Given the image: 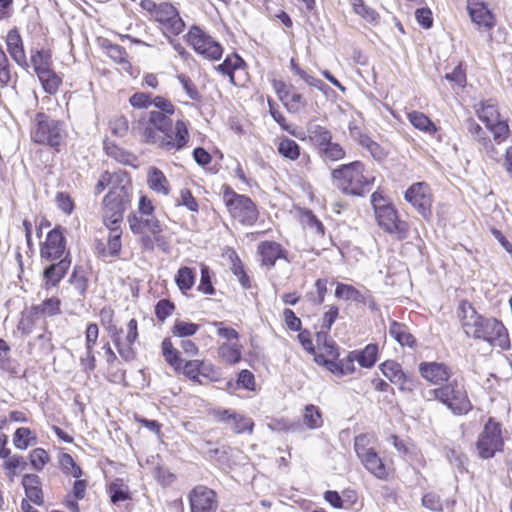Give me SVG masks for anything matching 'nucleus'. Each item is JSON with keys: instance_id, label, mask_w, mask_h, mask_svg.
Wrapping results in <instances>:
<instances>
[{"instance_id": "obj_1", "label": "nucleus", "mask_w": 512, "mask_h": 512, "mask_svg": "<svg viewBox=\"0 0 512 512\" xmlns=\"http://www.w3.org/2000/svg\"><path fill=\"white\" fill-rule=\"evenodd\" d=\"M161 111H149L143 114L132 127V133L143 144L154 145L158 149L175 153L186 147L190 142L189 122L178 119L172 125L171 117L176 106L172 102L157 101Z\"/></svg>"}, {"instance_id": "obj_2", "label": "nucleus", "mask_w": 512, "mask_h": 512, "mask_svg": "<svg viewBox=\"0 0 512 512\" xmlns=\"http://www.w3.org/2000/svg\"><path fill=\"white\" fill-rule=\"evenodd\" d=\"M108 192L101 201V219L105 227H121L124 214L131 206L133 184L130 174L122 169L104 171L94 186V194L100 195L105 189Z\"/></svg>"}, {"instance_id": "obj_3", "label": "nucleus", "mask_w": 512, "mask_h": 512, "mask_svg": "<svg viewBox=\"0 0 512 512\" xmlns=\"http://www.w3.org/2000/svg\"><path fill=\"white\" fill-rule=\"evenodd\" d=\"M155 211L153 200L141 194L136 209L127 215L129 230L145 251L151 252L158 247L168 252L171 245L170 236L166 235L168 227L156 216Z\"/></svg>"}, {"instance_id": "obj_4", "label": "nucleus", "mask_w": 512, "mask_h": 512, "mask_svg": "<svg viewBox=\"0 0 512 512\" xmlns=\"http://www.w3.org/2000/svg\"><path fill=\"white\" fill-rule=\"evenodd\" d=\"M458 316L462 328L468 337L485 341L501 349H508L510 347L507 329L497 319L482 316L466 301L461 302L459 305Z\"/></svg>"}, {"instance_id": "obj_5", "label": "nucleus", "mask_w": 512, "mask_h": 512, "mask_svg": "<svg viewBox=\"0 0 512 512\" xmlns=\"http://www.w3.org/2000/svg\"><path fill=\"white\" fill-rule=\"evenodd\" d=\"M68 135L64 120L54 118L43 111L35 114L30 128L32 143L47 147L54 153H60L66 146Z\"/></svg>"}, {"instance_id": "obj_6", "label": "nucleus", "mask_w": 512, "mask_h": 512, "mask_svg": "<svg viewBox=\"0 0 512 512\" xmlns=\"http://www.w3.org/2000/svg\"><path fill=\"white\" fill-rule=\"evenodd\" d=\"M370 201L378 227L399 241L406 240L410 234V224L402 219L396 206L383 191L380 189L374 191Z\"/></svg>"}, {"instance_id": "obj_7", "label": "nucleus", "mask_w": 512, "mask_h": 512, "mask_svg": "<svg viewBox=\"0 0 512 512\" xmlns=\"http://www.w3.org/2000/svg\"><path fill=\"white\" fill-rule=\"evenodd\" d=\"M331 178L343 194L364 196L375 182V177L366 173L365 164L359 160L341 164L331 171Z\"/></svg>"}, {"instance_id": "obj_8", "label": "nucleus", "mask_w": 512, "mask_h": 512, "mask_svg": "<svg viewBox=\"0 0 512 512\" xmlns=\"http://www.w3.org/2000/svg\"><path fill=\"white\" fill-rule=\"evenodd\" d=\"M140 6L147 13L149 19L157 25V28L169 43H172L184 32L186 23L178 8L171 2L141 0Z\"/></svg>"}, {"instance_id": "obj_9", "label": "nucleus", "mask_w": 512, "mask_h": 512, "mask_svg": "<svg viewBox=\"0 0 512 512\" xmlns=\"http://www.w3.org/2000/svg\"><path fill=\"white\" fill-rule=\"evenodd\" d=\"M221 195L226 211L233 222L244 227L257 224L260 210L251 197L237 193L229 184L221 186Z\"/></svg>"}, {"instance_id": "obj_10", "label": "nucleus", "mask_w": 512, "mask_h": 512, "mask_svg": "<svg viewBox=\"0 0 512 512\" xmlns=\"http://www.w3.org/2000/svg\"><path fill=\"white\" fill-rule=\"evenodd\" d=\"M475 114L492 134L496 144L504 143L511 135L508 119H502L498 102L495 99L480 101L474 106Z\"/></svg>"}, {"instance_id": "obj_11", "label": "nucleus", "mask_w": 512, "mask_h": 512, "mask_svg": "<svg viewBox=\"0 0 512 512\" xmlns=\"http://www.w3.org/2000/svg\"><path fill=\"white\" fill-rule=\"evenodd\" d=\"M373 436L361 433L354 438V451L364 468L379 480L389 478V468L373 447Z\"/></svg>"}, {"instance_id": "obj_12", "label": "nucleus", "mask_w": 512, "mask_h": 512, "mask_svg": "<svg viewBox=\"0 0 512 512\" xmlns=\"http://www.w3.org/2000/svg\"><path fill=\"white\" fill-rule=\"evenodd\" d=\"M505 440L502 423L494 417H489L478 434L475 448L477 455L482 460L493 458L497 453L504 451Z\"/></svg>"}, {"instance_id": "obj_13", "label": "nucleus", "mask_w": 512, "mask_h": 512, "mask_svg": "<svg viewBox=\"0 0 512 512\" xmlns=\"http://www.w3.org/2000/svg\"><path fill=\"white\" fill-rule=\"evenodd\" d=\"M184 41L196 54L206 60L218 61L222 58L224 52L222 44L199 25L189 27L184 35Z\"/></svg>"}, {"instance_id": "obj_14", "label": "nucleus", "mask_w": 512, "mask_h": 512, "mask_svg": "<svg viewBox=\"0 0 512 512\" xmlns=\"http://www.w3.org/2000/svg\"><path fill=\"white\" fill-rule=\"evenodd\" d=\"M441 390V403L454 415H466L473 409L465 383L462 379L449 380L447 383L441 385Z\"/></svg>"}, {"instance_id": "obj_15", "label": "nucleus", "mask_w": 512, "mask_h": 512, "mask_svg": "<svg viewBox=\"0 0 512 512\" xmlns=\"http://www.w3.org/2000/svg\"><path fill=\"white\" fill-rule=\"evenodd\" d=\"M404 200L425 220L432 217L434 194L425 181L412 183L404 192Z\"/></svg>"}, {"instance_id": "obj_16", "label": "nucleus", "mask_w": 512, "mask_h": 512, "mask_svg": "<svg viewBox=\"0 0 512 512\" xmlns=\"http://www.w3.org/2000/svg\"><path fill=\"white\" fill-rule=\"evenodd\" d=\"M271 85L288 112L298 113L307 106V99L292 83L274 78L271 80Z\"/></svg>"}, {"instance_id": "obj_17", "label": "nucleus", "mask_w": 512, "mask_h": 512, "mask_svg": "<svg viewBox=\"0 0 512 512\" xmlns=\"http://www.w3.org/2000/svg\"><path fill=\"white\" fill-rule=\"evenodd\" d=\"M40 258L42 262L70 259L69 253L66 250V240L63 229L60 226L50 230L44 241L40 243Z\"/></svg>"}, {"instance_id": "obj_18", "label": "nucleus", "mask_w": 512, "mask_h": 512, "mask_svg": "<svg viewBox=\"0 0 512 512\" xmlns=\"http://www.w3.org/2000/svg\"><path fill=\"white\" fill-rule=\"evenodd\" d=\"M108 236L106 239L95 237L92 242V249L99 258L118 257L122 250V227H106Z\"/></svg>"}, {"instance_id": "obj_19", "label": "nucleus", "mask_w": 512, "mask_h": 512, "mask_svg": "<svg viewBox=\"0 0 512 512\" xmlns=\"http://www.w3.org/2000/svg\"><path fill=\"white\" fill-rule=\"evenodd\" d=\"M190 512H216L219 507L217 494L204 485L194 487L188 493Z\"/></svg>"}, {"instance_id": "obj_20", "label": "nucleus", "mask_w": 512, "mask_h": 512, "mask_svg": "<svg viewBox=\"0 0 512 512\" xmlns=\"http://www.w3.org/2000/svg\"><path fill=\"white\" fill-rule=\"evenodd\" d=\"M277 152L284 159L297 161L300 159L301 173L305 176L312 169V160L309 154L302 153L301 146L293 139L286 136L279 138Z\"/></svg>"}, {"instance_id": "obj_21", "label": "nucleus", "mask_w": 512, "mask_h": 512, "mask_svg": "<svg viewBox=\"0 0 512 512\" xmlns=\"http://www.w3.org/2000/svg\"><path fill=\"white\" fill-rule=\"evenodd\" d=\"M382 374L402 392H412L416 386L415 378L403 371L401 365L394 360H387L379 365Z\"/></svg>"}, {"instance_id": "obj_22", "label": "nucleus", "mask_w": 512, "mask_h": 512, "mask_svg": "<svg viewBox=\"0 0 512 512\" xmlns=\"http://www.w3.org/2000/svg\"><path fill=\"white\" fill-rule=\"evenodd\" d=\"M467 11L480 31L490 32L497 24L496 16L481 0H467Z\"/></svg>"}, {"instance_id": "obj_23", "label": "nucleus", "mask_w": 512, "mask_h": 512, "mask_svg": "<svg viewBox=\"0 0 512 512\" xmlns=\"http://www.w3.org/2000/svg\"><path fill=\"white\" fill-rule=\"evenodd\" d=\"M4 42L6 45V53L11 57L12 61L19 67H28L24 40L20 30L17 27L9 29L4 37Z\"/></svg>"}, {"instance_id": "obj_24", "label": "nucleus", "mask_w": 512, "mask_h": 512, "mask_svg": "<svg viewBox=\"0 0 512 512\" xmlns=\"http://www.w3.org/2000/svg\"><path fill=\"white\" fill-rule=\"evenodd\" d=\"M420 375L433 385H443L450 380L451 368L443 362H421L419 364Z\"/></svg>"}, {"instance_id": "obj_25", "label": "nucleus", "mask_w": 512, "mask_h": 512, "mask_svg": "<svg viewBox=\"0 0 512 512\" xmlns=\"http://www.w3.org/2000/svg\"><path fill=\"white\" fill-rule=\"evenodd\" d=\"M105 54L131 77H137L139 70L135 68L129 59L126 49L118 44L105 40L102 44Z\"/></svg>"}, {"instance_id": "obj_26", "label": "nucleus", "mask_w": 512, "mask_h": 512, "mask_svg": "<svg viewBox=\"0 0 512 512\" xmlns=\"http://www.w3.org/2000/svg\"><path fill=\"white\" fill-rule=\"evenodd\" d=\"M257 253L260 256L261 265L267 268L275 266L277 260H287V250L278 242L265 240L258 244Z\"/></svg>"}, {"instance_id": "obj_27", "label": "nucleus", "mask_w": 512, "mask_h": 512, "mask_svg": "<svg viewBox=\"0 0 512 512\" xmlns=\"http://www.w3.org/2000/svg\"><path fill=\"white\" fill-rule=\"evenodd\" d=\"M467 131L471 139L478 145L479 151L484 152L490 157L497 154L494 140L488 136L487 132L473 118L467 120Z\"/></svg>"}, {"instance_id": "obj_28", "label": "nucleus", "mask_w": 512, "mask_h": 512, "mask_svg": "<svg viewBox=\"0 0 512 512\" xmlns=\"http://www.w3.org/2000/svg\"><path fill=\"white\" fill-rule=\"evenodd\" d=\"M350 135L357 141V143L368 150L371 156L381 161L386 158L387 151L376 141H374L368 134L363 132L357 126H349Z\"/></svg>"}, {"instance_id": "obj_29", "label": "nucleus", "mask_w": 512, "mask_h": 512, "mask_svg": "<svg viewBox=\"0 0 512 512\" xmlns=\"http://www.w3.org/2000/svg\"><path fill=\"white\" fill-rule=\"evenodd\" d=\"M50 264L43 271V279L47 286L55 287L67 274L71 260L70 259H59Z\"/></svg>"}, {"instance_id": "obj_30", "label": "nucleus", "mask_w": 512, "mask_h": 512, "mask_svg": "<svg viewBox=\"0 0 512 512\" xmlns=\"http://www.w3.org/2000/svg\"><path fill=\"white\" fill-rule=\"evenodd\" d=\"M147 186L158 195L168 196L171 193V185L168 178L157 167L149 168L147 172Z\"/></svg>"}, {"instance_id": "obj_31", "label": "nucleus", "mask_w": 512, "mask_h": 512, "mask_svg": "<svg viewBox=\"0 0 512 512\" xmlns=\"http://www.w3.org/2000/svg\"><path fill=\"white\" fill-rule=\"evenodd\" d=\"M246 67V62L237 53L228 54L224 61L216 67V70L229 77L232 85L237 86L235 72Z\"/></svg>"}, {"instance_id": "obj_32", "label": "nucleus", "mask_w": 512, "mask_h": 512, "mask_svg": "<svg viewBox=\"0 0 512 512\" xmlns=\"http://www.w3.org/2000/svg\"><path fill=\"white\" fill-rule=\"evenodd\" d=\"M409 123L420 132L434 136L438 132L436 124L423 112L412 110L407 113Z\"/></svg>"}, {"instance_id": "obj_33", "label": "nucleus", "mask_w": 512, "mask_h": 512, "mask_svg": "<svg viewBox=\"0 0 512 512\" xmlns=\"http://www.w3.org/2000/svg\"><path fill=\"white\" fill-rule=\"evenodd\" d=\"M224 255L227 256V258L229 259L231 263V270L233 274L237 277L240 285L243 288H250V277L248 276L244 264L241 261L236 250L232 247H227L224 251Z\"/></svg>"}, {"instance_id": "obj_34", "label": "nucleus", "mask_w": 512, "mask_h": 512, "mask_svg": "<svg viewBox=\"0 0 512 512\" xmlns=\"http://www.w3.org/2000/svg\"><path fill=\"white\" fill-rule=\"evenodd\" d=\"M30 62L35 74L53 68L52 50L50 48L31 49Z\"/></svg>"}, {"instance_id": "obj_35", "label": "nucleus", "mask_w": 512, "mask_h": 512, "mask_svg": "<svg viewBox=\"0 0 512 512\" xmlns=\"http://www.w3.org/2000/svg\"><path fill=\"white\" fill-rule=\"evenodd\" d=\"M17 79V71L14 69L7 53L0 44V88H6L11 84H15Z\"/></svg>"}, {"instance_id": "obj_36", "label": "nucleus", "mask_w": 512, "mask_h": 512, "mask_svg": "<svg viewBox=\"0 0 512 512\" xmlns=\"http://www.w3.org/2000/svg\"><path fill=\"white\" fill-rule=\"evenodd\" d=\"M36 75L41 83L43 90L49 95L57 94L63 84L62 76L56 73L53 68L47 69Z\"/></svg>"}, {"instance_id": "obj_37", "label": "nucleus", "mask_w": 512, "mask_h": 512, "mask_svg": "<svg viewBox=\"0 0 512 512\" xmlns=\"http://www.w3.org/2000/svg\"><path fill=\"white\" fill-rule=\"evenodd\" d=\"M103 148L106 155L124 165H132L136 156L110 140H104Z\"/></svg>"}, {"instance_id": "obj_38", "label": "nucleus", "mask_w": 512, "mask_h": 512, "mask_svg": "<svg viewBox=\"0 0 512 512\" xmlns=\"http://www.w3.org/2000/svg\"><path fill=\"white\" fill-rule=\"evenodd\" d=\"M158 100L172 102L164 96L157 95L152 97L150 93L136 92L130 96L129 104L135 109H147L149 106L153 105L156 108L155 111H161V108L157 103Z\"/></svg>"}, {"instance_id": "obj_39", "label": "nucleus", "mask_w": 512, "mask_h": 512, "mask_svg": "<svg viewBox=\"0 0 512 512\" xmlns=\"http://www.w3.org/2000/svg\"><path fill=\"white\" fill-rule=\"evenodd\" d=\"M389 335L401 346L413 348L416 346L415 337L409 332V328L400 322L393 320L389 326Z\"/></svg>"}, {"instance_id": "obj_40", "label": "nucleus", "mask_w": 512, "mask_h": 512, "mask_svg": "<svg viewBox=\"0 0 512 512\" xmlns=\"http://www.w3.org/2000/svg\"><path fill=\"white\" fill-rule=\"evenodd\" d=\"M40 308L41 306L34 305L21 312V317L17 324V330L20 331L22 335L27 336L32 332L36 321L39 319Z\"/></svg>"}, {"instance_id": "obj_41", "label": "nucleus", "mask_w": 512, "mask_h": 512, "mask_svg": "<svg viewBox=\"0 0 512 512\" xmlns=\"http://www.w3.org/2000/svg\"><path fill=\"white\" fill-rule=\"evenodd\" d=\"M378 345L370 343L362 350L352 351V356L363 368H372L378 359Z\"/></svg>"}, {"instance_id": "obj_42", "label": "nucleus", "mask_w": 512, "mask_h": 512, "mask_svg": "<svg viewBox=\"0 0 512 512\" xmlns=\"http://www.w3.org/2000/svg\"><path fill=\"white\" fill-rule=\"evenodd\" d=\"M175 206L184 207L187 211L193 214H198L200 211L199 201L188 187H182L179 189L178 195L175 198Z\"/></svg>"}, {"instance_id": "obj_43", "label": "nucleus", "mask_w": 512, "mask_h": 512, "mask_svg": "<svg viewBox=\"0 0 512 512\" xmlns=\"http://www.w3.org/2000/svg\"><path fill=\"white\" fill-rule=\"evenodd\" d=\"M180 371L191 381L202 383L200 376L207 377V368L201 360L186 361L184 366L181 365Z\"/></svg>"}, {"instance_id": "obj_44", "label": "nucleus", "mask_w": 512, "mask_h": 512, "mask_svg": "<svg viewBox=\"0 0 512 512\" xmlns=\"http://www.w3.org/2000/svg\"><path fill=\"white\" fill-rule=\"evenodd\" d=\"M108 493L113 504L131 499L128 486L120 478L115 479L109 484Z\"/></svg>"}, {"instance_id": "obj_45", "label": "nucleus", "mask_w": 512, "mask_h": 512, "mask_svg": "<svg viewBox=\"0 0 512 512\" xmlns=\"http://www.w3.org/2000/svg\"><path fill=\"white\" fill-rule=\"evenodd\" d=\"M197 270L190 266H181L175 274L174 281L178 288H193L196 283Z\"/></svg>"}, {"instance_id": "obj_46", "label": "nucleus", "mask_w": 512, "mask_h": 512, "mask_svg": "<svg viewBox=\"0 0 512 512\" xmlns=\"http://www.w3.org/2000/svg\"><path fill=\"white\" fill-rule=\"evenodd\" d=\"M335 297L339 299L353 300L364 305H368L372 310H376V304L369 294L361 290H335Z\"/></svg>"}, {"instance_id": "obj_47", "label": "nucleus", "mask_w": 512, "mask_h": 512, "mask_svg": "<svg viewBox=\"0 0 512 512\" xmlns=\"http://www.w3.org/2000/svg\"><path fill=\"white\" fill-rule=\"evenodd\" d=\"M289 67L292 73L302 79L307 85L323 90L325 84L318 78L305 71L295 58H291Z\"/></svg>"}, {"instance_id": "obj_48", "label": "nucleus", "mask_w": 512, "mask_h": 512, "mask_svg": "<svg viewBox=\"0 0 512 512\" xmlns=\"http://www.w3.org/2000/svg\"><path fill=\"white\" fill-rule=\"evenodd\" d=\"M108 127L112 135L116 137H125L129 132V121L121 113H115L108 120Z\"/></svg>"}, {"instance_id": "obj_49", "label": "nucleus", "mask_w": 512, "mask_h": 512, "mask_svg": "<svg viewBox=\"0 0 512 512\" xmlns=\"http://www.w3.org/2000/svg\"><path fill=\"white\" fill-rule=\"evenodd\" d=\"M162 353L167 363L174 368L175 371L180 372L183 360L180 358L179 351L174 348L171 340L165 338L162 341Z\"/></svg>"}, {"instance_id": "obj_50", "label": "nucleus", "mask_w": 512, "mask_h": 512, "mask_svg": "<svg viewBox=\"0 0 512 512\" xmlns=\"http://www.w3.org/2000/svg\"><path fill=\"white\" fill-rule=\"evenodd\" d=\"M37 442L36 435L31 431L30 428L20 427L17 428L13 435V444L17 449L25 450L30 445Z\"/></svg>"}, {"instance_id": "obj_51", "label": "nucleus", "mask_w": 512, "mask_h": 512, "mask_svg": "<svg viewBox=\"0 0 512 512\" xmlns=\"http://www.w3.org/2000/svg\"><path fill=\"white\" fill-rule=\"evenodd\" d=\"M267 104L269 108V113L273 120L284 130L288 133L294 135L295 131L293 129V126L290 124V122L287 120L284 113L280 110L278 104L271 98H267Z\"/></svg>"}, {"instance_id": "obj_52", "label": "nucleus", "mask_w": 512, "mask_h": 512, "mask_svg": "<svg viewBox=\"0 0 512 512\" xmlns=\"http://www.w3.org/2000/svg\"><path fill=\"white\" fill-rule=\"evenodd\" d=\"M353 10L356 14L362 17L370 24H377L380 20V15L371 7L365 5L363 0H350Z\"/></svg>"}, {"instance_id": "obj_53", "label": "nucleus", "mask_w": 512, "mask_h": 512, "mask_svg": "<svg viewBox=\"0 0 512 512\" xmlns=\"http://www.w3.org/2000/svg\"><path fill=\"white\" fill-rule=\"evenodd\" d=\"M303 421L310 429L320 428L323 424L320 409L313 404L306 405L303 414Z\"/></svg>"}, {"instance_id": "obj_54", "label": "nucleus", "mask_w": 512, "mask_h": 512, "mask_svg": "<svg viewBox=\"0 0 512 512\" xmlns=\"http://www.w3.org/2000/svg\"><path fill=\"white\" fill-rule=\"evenodd\" d=\"M321 155L330 161H339L345 158V149L338 142L331 140L324 148L320 151Z\"/></svg>"}, {"instance_id": "obj_55", "label": "nucleus", "mask_w": 512, "mask_h": 512, "mask_svg": "<svg viewBox=\"0 0 512 512\" xmlns=\"http://www.w3.org/2000/svg\"><path fill=\"white\" fill-rule=\"evenodd\" d=\"M228 426L236 434H242L245 432L252 433L253 427H254V422L252 421L251 418L237 413L235 420L230 421V424H228Z\"/></svg>"}, {"instance_id": "obj_56", "label": "nucleus", "mask_w": 512, "mask_h": 512, "mask_svg": "<svg viewBox=\"0 0 512 512\" xmlns=\"http://www.w3.org/2000/svg\"><path fill=\"white\" fill-rule=\"evenodd\" d=\"M219 354L229 364H236L241 360V350L236 344H223L219 348Z\"/></svg>"}, {"instance_id": "obj_57", "label": "nucleus", "mask_w": 512, "mask_h": 512, "mask_svg": "<svg viewBox=\"0 0 512 512\" xmlns=\"http://www.w3.org/2000/svg\"><path fill=\"white\" fill-rule=\"evenodd\" d=\"M177 80L182 85L184 91L188 95L191 100L199 101L201 99V94L194 83V81L185 73H181L177 75Z\"/></svg>"}, {"instance_id": "obj_58", "label": "nucleus", "mask_w": 512, "mask_h": 512, "mask_svg": "<svg viewBox=\"0 0 512 512\" xmlns=\"http://www.w3.org/2000/svg\"><path fill=\"white\" fill-rule=\"evenodd\" d=\"M311 139L315 142L320 151L331 140H333V136L332 133L327 128L317 125L312 131Z\"/></svg>"}, {"instance_id": "obj_59", "label": "nucleus", "mask_w": 512, "mask_h": 512, "mask_svg": "<svg viewBox=\"0 0 512 512\" xmlns=\"http://www.w3.org/2000/svg\"><path fill=\"white\" fill-rule=\"evenodd\" d=\"M199 329V325L192 322L176 321L172 333L178 337H189L194 335Z\"/></svg>"}, {"instance_id": "obj_60", "label": "nucleus", "mask_w": 512, "mask_h": 512, "mask_svg": "<svg viewBox=\"0 0 512 512\" xmlns=\"http://www.w3.org/2000/svg\"><path fill=\"white\" fill-rule=\"evenodd\" d=\"M3 467L7 471V475L12 479L16 475L17 469H26L27 463L22 456L13 455L4 461Z\"/></svg>"}, {"instance_id": "obj_61", "label": "nucleus", "mask_w": 512, "mask_h": 512, "mask_svg": "<svg viewBox=\"0 0 512 512\" xmlns=\"http://www.w3.org/2000/svg\"><path fill=\"white\" fill-rule=\"evenodd\" d=\"M445 457L449 463L455 466L459 471L465 470L467 457L461 451L453 448H445Z\"/></svg>"}, {"instance_id": "obj_62", "label": "nucleus", "mask_w": 512, "mask_h": 512, "mask_svg": "<svg viewBox=\"0 0 512 512\" xmlns=\"http://www.w3.org/2000/svg\"><path fill=\"white\" fill-rule=\"evenodd\" d=\"M29 459L31 466L35 470L41 471L49 461V456L43 448H35L30 452Z\"/></svg>"}, {"instance_id": "obj_63", "label": "nucleus", "mask_w": 512, "mask_h": 512, "mask_svg": "<svg viewBox=\"0 0 512 512\" xmlns=\"http://www.w3.org/2000/svg\"><path fill=\"white\" fill-rule=\"evenodd\" d=\"M422 505L433 512H442L443 504L440 496L434 492H428L422 497Z\"/></svg>"}, {"instance_id": "obj_64", "label": "nucleus", "mask_w": 512, "mask_h": 512, "mask_svg": "<svg viewBox=\"0 0 512 512\" xmlns=\"http://www.w3.org/2000/svg\"><path fill=\"white\" fill-rule=\"evenodd\" d=\"M57 207L66 215L72 214L75 203L71 196L66 192H58L55 197Z\"/></svg>"}]
</instances>
